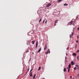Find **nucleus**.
<instances>
[{
	"mask_svg": "<svg viewBox=\"0 0 79 79\" xmlns=\"http://www.w3.org/2000/svg\"><path fill=\"white\" fill-rule=\"evenodd\" d=\"M73 21L72 20H71L70 22H69V25H68V26H69V25H73Z\"/></svg>",
	"mask_w": 79,
	"mask_h": 79,
	"instance_id": "1",
	"label": "nucleus"
},
{
	"mask_svg": "<svg viewBox=\"0 0 79 79\" xmlns=\"http://www.w3.org/2000/svg\"><path fill=\"white\" fill-rule=\"evenodd\" d=\"M50 5H51V4L50 3H49L46 5V7H49Z\"/></svg>",
	"mask_w": 79,
	"mask_h": 79,
	"instance_id": "2",
	"label": "nucleus"
},
{
	"mask_svg": "<svg viewBox=\"0 0 79 79\" xmlns=\"http://www.w3.org/2000/svg\"><path fill=\"white\" fill-rule=\"evenodd\" d=\"M38 46V42L37 41H36V48H37Z\"/></svg>",
	"mask_w": 79,
	"mask_h": 79,
	"instance_id": "3",
	"label": "nucleus"
},
{
	"mask_svg": "<svg viewBox=\"0 0 79 79\" xmlns=\"http://www.w3.org/2000/svg\"><path fill=\"white\" fill-rule=\"evenodd\" d=\"M47 44H46L45 45V46L44 47V50H46V49H47Z\"/></svg>",
	"mask_w": 79,
	"mask_h": 79,
	"instance_id": "4",
	"label": "nucleus"
},
{
	"mask_svg": "<svg viewBox=\"0 0 79 79\" xmlns=\"http://www.w3.org/2000/svg\"><path fill=\"white\" fill-rule=\"evenodd\" d=\"M30 76H31V77H32L33 76H32V72H31L30 74Z\"/></svg>",
	"mask_w": 79,
	"mask_h": 79,
	"instance_id": "5",
	"label": "nucleus"
},
{
	"mask_svg": "<svg viewBox=\"0 0 79 79\" xmlns=\"http://www.w3.org/2000/svg\"><path fill=\"white\" fill-rule=\"evenodd\" d=\"M31 43H32V44H34V43H35V41H34V40H33V41L31 42Z\"/></svg>",
	"mask_w": 79,
	"mask_h": 79,
	"instance_id": "6",
	"label": "nucleus"
},
{
	"mask_svg": "<svg viewBox=\"0 0 79 79\" xmlns=\"http://www.w3.org/2000/svg\"><path fill=\"white\" fill-rule=\"evenodd\" d=\"M71 64L72 65H74V62L73 61H72L71 62Z\"/></svg>",
	"mask_w": 79,
	"mask_h": 79,
	"instance_id": "7",
	"label": "nucleus"
},
{
	"mask_svg": "<svg viewBox=\"0 0 79 79\" xmlns=\"http://www.w3.org/2000/svg\"><path fill=\"white\" fill-rule=\"evenodd\" d=\"M35 76H36V75L35 74L33 76V79H35Z\"/></svg>",
	"mask_w": 79,
	"mask_h": 79,
	"instance_id": "8",
	"label": "nucleus"
},
{
	"mask_svg": "<svg viewBox=\"0 0 79 79\" xmlns=\"http://www.w3.org/2000/svg\"><path fill=\"white\" fill-rule=\"evenodd\" d=\"M71 64H69V68H71Z\"/></svg>",
	"mask_w": 79,
	"mask_h": 79,
	"instance_id": "9",
	"label": "nucleus"
},
{
	"mask_svg": "<svg viewBox=\"0 0 79 79\" xmlns=\"http://www.w3.org/2000/svg\"><path fill=\"white\" fill-rule=\"evenodd\" d=\"M41 48H40L39 49V50L38 51V52H40V51H41Z\"/></svg>",
	"mask_w": 79,
	"mask_h": 79,
	"instance_id": "10",
	"label": "nucleus"
},
{
	"mask_svg": "<svg viewBox=\"0 0 79 79\" xmlns=\"http://www.w3.org/2000/svg\"><path fill=\"white\" fill-rule=\"evenodd\" d=\"M41 69V67H39L38 68V71H40V69Z\"/></svg>",
	"mask_w": 79,
	"mask_h": 79,
	"instance_id": "11",
	"label": "nucleus"
},
{
	"mask_svg": "<svg viewBox=\"0 0 79 79\" xmlns=\"http://www.w3.org/2000/svg\"><path fill=\"white\" fill-rule=\"evenodd\" d=\"M58 23V20L55 21V22L54 24H56V23Z\"/></svg>",
	"mask_w": 79,
	"mask_h": 79,
	"instance_id": "12",
	"label": "nucleus"
},
{
	"mask_svg": "<svg viewBox=\"0 0 79 79\" xmlns=\"http://www.w3.org/2000/svg\"><path fill=\"white\" fill-rule=\"evenodd\" d=\"M48 52L49 53H50V49H48Z\"/></svg>",
	"mask_w": 79,
	"mask_h": 79,
	"instance_id": "13",
	"label": "nucleus"
},
{
	"mask_svg": "<svg viewBox=\"0 0 79 79\" xmlns=\"http://www.w3.org/2000/svg\"><path fill=\"white\" fill-rule=\"evenodd\" d=\"M66 68H64V72H66Z\"/></svg>",
	"mask_w": 79,
	"mask_h": 79,
	"instance_id": "14",
	"label": "nucleus"
},
{
	"mask_svg": "<svg viewBox=\"0 0 79 79\" xmlns=\"http://www.w3.org/2000/svg\"><path fill=\"white\" fill-rule=\"evenodd\" d=\"M68 4H64V6H68Z\"/></svg>",
	"mask_w": 79,
	"mask_h": 79,
	"instance_id": "15",
	"label": "nucleus"
},
{
	"mask_svg": "<svg viewBox=\"0 0 79 79\" xmlns=\"http://www.w3.org/2000/svg\"><path fill=\"white\" fill-rule=\"evenodd\" d=\"M73 55L74 56H76V53H73Z\"/></svg>",
	"mask_w": 79,
	"mask_h": 79,
	"instance_id": "16",
	"label": "nucleus"
},
{
	"mask_svg": "<svg viewBox=\"0 0 79 79\" xmlns=\"http://www.w3.org/2000/svg\"><path fill=\"white\" fill-rule=\"evenodd\" d=\"M45 19H44L43 21V23L44 24V23L45 22Z\"/></svg>",
	"mask_w": 79,
	"mask_h": 79,
	"instance_id": "17",
	"label": "nucleus"
},
{
	"mask_svg": "<svg viewBox=\"0 0 79 79\" xmlns=\"http://www.w3.org/2000/svg\"><path fill=\"white\" fill-rule=\"evenodd\" d=\"M41 21H42V19H40L39 21V23L41 22Z\"/></svg>",
	"mask_w": 79,
	"mask_h": 79,
	"instance_id": "18",
	"label": "nucleus"
},
{
	"mask_svg": "<svg viewBox=\"0 0 79 79\" xmlns=\"http://www.w3.org/2000/svg\"><path fill=\"white\" fill-rule=\"evenodd\" d=\"M73 34H74V32H72L71 35H73Z\"/></svg>",
	"mask_w": 79,
	"mask_h": 79,
	"instance_id": "19",
	"label": "nucleus"
},
{
	"mask_svg": "<svg viewBox=\"0 0 79 79\" xmlns=\"http://www.w3.org/2000/svg\"><path fill=\"white\" fill-rule=\"evenodd\" d=\"M48 51H47V52H45V54L46 55H47V54H48Z\"/></svg>",
	"mask_w": 79,
	"mask_h": 79,
	"instance_id": "20",
	"label": "nucleus"
},
{
	"mask_svg": "<svg viewBox=\"0 0 79 79\" xmlns=\"http://www.w3.org/2000/svg\"><path fill=\"white\" fill-rule=\"evenodd\" d=\"M69 47H68L67 48H66V50H68L69 49Z\"/></svg>",
	"mask_w": 79,
	"mask_h": 79,
	"instance_id": "21",
	"label": "nucleus"
},
{
	"mask_svg": "<svg viewBox=\"0 0 79 79\" xmlns=\"http://www.w3.org/2000/svg\"><path fill=\"white\" fill-rule=\"evenodd\" d=\"M77 60H79V56H77Z\"/></svg>",
	"mask_w": 79,
	"mask_h": 79,
	"instance_id": "22",
	"label": "nucleus"
},
{
	"mask_svg": "<svg viewBox=\"0 0 79 79\" xmlns=\"http://www.w3.org/2000/svg\"><path fill=\"white\" fill-rule=\"evenodd\" d=\"M69 70H70V69L69 68L68 69V73H69Z\"/></svg>",
	"mask_w": 79,
	"mask_h": 79,
	"instance_id": "23",
	"label": "nucleus"
},
{
	"mask_svg": "<svg viewBox=\"0 0 79 79\" xmlns=\"http://www.w3.org/2000/svg\"><path fill=\"white\" fill-rule=\"evenodd\" d=\"M78 18V16H77L76 17V19H77Z\"/></svg>",
	"mask_w": 79,
	"mask_h": 79,
	"instance_id": "24",
	"label": "nucleus"
},
{
	"mask_svg": "<svg viewBox=\"0 0 79 79\" xmlns=\"http://www.w3.org/2000/svg\"><path fill=\"white\" fill-rule=\"evenodd\" d=\"M33 69H31L30 70V72H31V71H32V70H33Z\"/></svg>",
	"mask_w": 79,
	"mask_h": 79,
	"instance_id": "25",
	"label": "nucleus"
},
{
	"mask_svg": "<svg viewBox=\"0 0 79 79\" xmlns=\"http://www.w3.org/2000/svg\"><path fill=\"white\" fill-rule=\"evenodd\" d=\"M47 20H46V21H45L46 24H47Z\"/></svg>",
	"mask_w": 79,
	"mask_h": 79,
	"instance_id": "26",
	"label": "nucleus"
},
{
	"mask_svg": "<svg viewBox=\"0 0 79 79\" xmlns=\"http://www.w3.org/2000/svg\"><path fill=\"white\" fill-rule=\"evenodd\" d=\"M77 48V45H76L75 46V48Z\"/></svg>",
	"mask_w": 79,
	"mask_h": 79,
	"instance_id": "27",
	"label": "nucleus"
},
{
	"mask_svg": "<svg viewBox=\"0 0 79 79\" xmlns=\"http://www.w3.org/2000/svg\"><path fill=\"white\" fill-rule=\"evenodd\" d=\"M76 69V67H74V70H75Z\"/></svg>",
	"mask_w": 79,
	"mask_h": 79,
	"instance_id": "28",
	"label": "nucleus"
},
{
	"mask_svg": "<svg viewBox=\"0 0 79 79\" xmlns=\"http://www.w3.org/2000/svg\"><path fill=\"white\" fill-rule=\"evenodd\" d=\"M60 1H61V0H58V1H57V2H60Z\"/></svg>",
	"mask_w": 79,
	"mask_h": 79,
	"instance_id": "29",
	"label": "nucleus"
},
{
	"mask_svg": "<svg viewBox=\"0 0 79 79\" xmlns=\"http://www.w3.org/2000/svg\"><path fill=\"white\" fill-rule=\"evenodd\" d=\"M76 67H79V65H76Z\"/></svg>",
	"mask_w": 79,
	"mask_h": 79,
	"instance_id": "30",
	"label": "nucleus"
},
{
	"mask_svg": "<svg viewBox=\"0 0 79 79\" xmlns=\"http://www.w3.org/2000/svg\"><path fill=\"white\" fill-rule=\"evenodd\" d=\"M77 76L78 77H79V74H77Z\"/></svg>",
	"mask_w": 79,
	"mask_h": 79,
	"instance_id": "31",
	"label": "nucleus"
},
{
	"mask_svg": "<svg viewBox=\"0 0 79 79\" xmlns=\"http://www.w3.org/2000/svg\"><path fill=\"white\" fill-rule=\"evenodd\" d=\"M29 68L28 70H27V72H28V71H29Z\"/></svg>",
	"mask_w": 79,
	"mask_h": 79,
	"instance_id": "32",
	"label": "nucleus"
},
{
	"mask_svg": "<svg viewBox=\"0 0 79 79\" xmlns=\"http://www.w3.org/2000/svg\"><path fill=\"white\" fill-rule=\"evenodd\" d=\"M70 77V79H71L72 78V77L71 76Z\"/></svg>",
	"mask_w": 79,
	"mask_h": 79,
	"instance_id": "33",
	"label": "nucleus"
},
{
	"mask_svg": "<svg viewBox=\"0 0 79 79\" xmlns=\"http://www.w3.org/2000/svg\"><path fill=\"white\" fill-rule=\"evenodd\" d=\"M76 42H77V43L78 42V41H76Z\"/></svg>",
	"mask_w": 79,
	"mask_h": 79,
	"instance_id": "34",
	"label": "nucleus"
},
{
	"mask_svg": "<svg viewBox=\"0 0 79 79\" xmlns=\"http://www.w3.org/2000/svg\"><path fill=\"white\" fill-rule=\"evenodd\" d=\"M70 37H71V35H70Z\"/></svg>",
	"mask_w": 79,
	"mask_h": 79,
	"instance_id": "35",
	"label": "nucleus"
},
{
	"mask_svg": "<svg viewBox=\"0 0 79 79\" xmlns=\"http://www.w3.org/2000/svg\"><path fill=\"white\" fill-rule=\"evenodd\" d=\"M77 30H79V27L78 28H77Z\"/></svg>",
	"mask_w": 79,
	"mask_h": 79,
	"instance_id": "36",
	"label": "nucleus"
},
{
	"mask_svg": "<svg viewBox=\"0 0 79 79\" xmlns=\"http://www.w3.org/2000/svg\"><path fill=\"white\" fill-rule=\"evenodd\" d=\"M78 38H79V36H78V37H77V39H78Z\"/></svg>",
	"mask_w": 79,
	"mask_h": 79,
	"instance_id": "37",
	"label": "nucleus"
},
{
	"mask_svg": "<svg viewBox=\"0 0 79 79\" xmlns=\"http://www.w3.org/2000/svg\"><path fill=\"white\" fill-rule=\"evenodd\" d=\"M66 55L67 56V55H68V54L66 53Z\"/></svg>",
	"mask_w": 79,
	"mask_h": 79,
	"instance_id": "38",
	"label": "nucleus"
},
{
	"mask_svg": "<svg viewBox=\"0 0 79 79\" xmlns=\"http://www.w3.org/2000/svg\"><path fill=\"white\" fill-rule=\"evenodd\" d=\"M54 26H56V24H55Z\"/></svg>",
	"mask_w": 79,
	"mask_h": 79,
	"instance_id": "39",
	"label": "nucleus"
},
{
	"mask_svg": "<svg viewBox=\"0 0 79 79\" xmlns=\"http://www.w3.org/2000/svg\"><path fill=\"white\" fill-rule=\"evenodd\" d=\"M27 52H28L29 51H27Z\"/></svg>",
	"mask_w": 79,
	"mask_h": 79,
	"instance_id": "40",
	"label": "nucleus"
},
{
	"mask_svg": "<svg viewBox=\"0 0 79 79\" xmlns=\"http://www.w3.org/2000/svg\"><path fill=\"white\" fill-rule=\"evenodd\" d=\"M77 69H79V67H78V68H77Z\"/></svg>",
	"mask_w": 79,
	"mask_h": 79,
	"instance_id": "41",
	"label": "nucleus"
},
{
	"mask_svg": "<svg viewBox=\"0 0 79 79\" xmlns=\"http://www.w3.org/2000/svg\"><path fill=\"white\" fill-rule=\"evenodd\" d=\"M66 58V57H65V59Z\"/></svg>",
	"mask_w": 79,
	"mask_h": 79,
	"instance_id": "42",
	"label": "nucleus"
},
{
	"mask_svg": "<svg viewBox=\"0 0 79 79\" xmlns=\"http://www.w3.org/2000/svg\"><path fill=\"white\" fill-rule=\"evenodd\" d=\"M33 54H34V52H33Z\"/></svg>",
	"mask_w": 79,
	"mask_h": 79,
	"instance_id": "43",
	"label": "nucleus"
},
{
	"mask_svg": "<svg viewBox=\"0 0 79 79\" xmlns=\"http://www.w3.org/2000/svg\"><path fill=\"white\" fill-rule=\"evenodd\" d=\"M67 69H68V68H67Z\"/></svg>",
	"mask_w": 79,
	"mask_h": 79,
	"instance_id": "44",
	"label": "nucleus"
},
{
	"mask_svg": "<svg viewBox=\"0 0 79 79\" xmlns=\"http://www.w3.org/2000/svg\"><path fill=\"white\" fill-rule=\"evenodd\" d=\"M43 79H44V78H43Z\"/></svg>",
	"mask_w": 79,
	"mask_h": 79,
	"instance_id": "45",
	"label": "nucleus"
}]
</instances>
